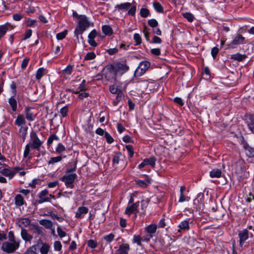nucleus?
<instances>
[{
  "mask_svg": "<svg viewBox=\"0 0 254 254\" xmlns=\"http://www.w3.org/2000/svg\"><path fill=\"white\" fill-rule=\"evenodd\" d=\"M109 89L112 94H117L116 99L113 101V105L117 106L124 97V94L120 87V83L115 80L114 84L110 86Z\"/></svg>",
  "mask_w": 254,
  "mask_h": 254,
  "instance_id": "1",
  "label": "nucleus"
},
{
  "mask_svg": "<svg viewBox=\"0 0 254 254\" xmlns=\"http://www.w3.org/2000/svg\"><path fill=\"white\" fill-rule=\"evenodd\" d=\"M21 241L8 240L4 242L1 246V250L3 252L11 254L15 252L19 247Z\"/></svg>",
  "mask_w": 254,
  "mask_h": 254,
  "instance_id": "2",
  "label": "nucleus"
},
{
  "mask_svg": "<svg viewBox=\"0 0 254 254\" xmlns=\"http://www.w3.org/2000/svg\"><path fill=\"white\" fill-rule=\"evenodd\" d=\"M90 26V22L87 17L84 15L78 16V25L74 31V34L78 38V35L82 34Z\"/></svg>",
  "mask_w": 254,
  "mask_h": 254,
  "instance_id": "3",
  "label": "nucleus"
},
{
  "mask_svg": "<svg viewBox=\"0 0 254 254\" xmlns=\"http://www.w3.org/2000/svg\"><path fill=\"white\" fill-rule=\"evenodd\" d=\"M42 143L43 142L39 139L37 133L32 130L30 132V139L28 144L31 145L32 148L39 151Z\"/></svg>",
  "mask_w": 254,
  "mask_h": 254,
  "instance_id": "4",
  "label": "nucleus"
},
{
  "mask_svg": "<svg viewBox=\"0 0 254 254\" xmlns=\"http://www.w3.org/2000/svg\"><path fill=\"white\" fill-rule=\"evenodd\" d=\"M77 176L75 173L66 174L63 176L61 180L62 182H64L65 185L67 188L73 189L74 187L73 182L76 179Z\"/></svg>",
  "mask_w": 254,
  "mask_h": 254,
  "instance_id": "5",
  "label": "nucleus"
},
{
  "mask_svg": "<svg viewBox=\"0 0 254 254\" xmlns=\"http://www.w3.org/2000/svg\"><path fill=\"white\" fill-rule=\"evenodd\" d=\"M246 172V163L244 160L239 159L236 163V173L240 177L245 176Z\"/></svg>",
  "mask_w": 254,
  "mask_h": 254,
  "instance_id": "6",
  "label": "nucleus"
},
{
  "mask_svg": "<svg viewBox=\"0 0 254 254\" xmlns=\"http://www.w3.org/2000/svg\"><path fill=\"white\" fill-rule=\"evenodd\" d=\"M150 65V64L147 61H144L140 62L136 69L134 74L137 76H140L144 74L148 69Z\"/></svg>",
  "mask_w": 254,
  "mask_h": 254,
  "instance_id": "7",
  "label": "nucleus"
},
{
  "mask_svg": "<svg viewBox=\"0 0 254 254\" xmlns=\"http://www.w3.org/2000/svg\"><path fill=\"white\" fill-rule=\"evenodd\" d=\"M38 203L41 204L45 202H50L52 198H55V195L49 194V191L47 189H45L41 191L38 194Z\"/></svg>",
  "mask_w": 254,
  "mask_h": 254,
  "instance_id": "8",
  "label": "nucleus"
},
{
  "mask_svg": "<svg viewBox=\"0 0 254 254\" xmlns=\"http://www.w3.org/2000/svg\"><path fill=\"white\" fill-rule=\"evenodd\" d=\"M106 72L105 73V76L108 79H114L116 80V75L118 72L117 69L116 68V66L114 64L108 65L106 67Z\"/></svg>",
  "mask_w": 254,
  "mask_h": 254,
  "instance_id": "9",
  "label": "nucleus"
},
{
  "mask_svg": "<svg viewBox=\"0 0 254 254\" xmlns=\"http://www.w3.org/2000/svg\"><path fill=\"white\" fill-rule=\"evenodd\" d=\"M156 230L157 226L155 224H150L147 226L145 228V230L149 234V235L147 236L143 241H148L151 238H152L153 235L156 232Z\"/></svg>",
  "mask_w": 254,
  "mask_h": 254,
  "instance_id": "10",
  "label": "nucleus"
},
{
  "mask_svg": "<svg viewBox=\"0 0 254 254\" xmlns=\"http://www.w3.org/2000/svg\"><path fill=\"white\" fill-rule=\"evenodd\" d=\"M243 148L244 152L247 157L250 158H254V147L246 142L244 143Z\"/></svg>",
  "mask_w": 254,
  "mask_h": 254,
  "instance_id": "11",
  "label": "nucleus"
},
{
  "mask_svg": "<svg viewBox=\"0 0 254 254\" xmlns=\"http://www.w3.org/2000/svg\"><path fill=\"white\" fill-rule=\"evenodd\" d=\"M139 201H137L135 203H132L131 205L128 204L127 206L126 207L125 209V214L130 215L132 213L135 212L139 206Z\"/></svg>",
  "mask_w": 254,
  "mask_h": 254,
  "instance_id": "12",
  "label": "nucleus"
},
{
  "mask_svg": "<svg viewBox=\"0 0 254 254\" xmlns=\"http://www.w3.org/2000/svg\"><path fill=\"white\" fill-rule=\"evenodd\" d=\"M239 237L240 238V245L242 247L244 242L249 238V231L247 229H244L239 233Z\"/></svg>",
  "mask_w": 254,
  "mask_h": 254,
  "instance_id": "13",
  "label": "nucleus"
},
{
  "mask_svg": "<svg viewBox=\"0 0 254 254\" xmlns=\"http://www.w3.org/2000/svg\"><path fill=\"white\" fill-rule=\"evenodd\" d=\"M97 36V32L95 29L90 32L88 36V42L91 46L95 47L97 46V43L95 41L94 38Z\"/></svg>",
  "mask_w": 254,
  "mask_h": 254,
  "instance_id": "14",
  "label": "nucleus"
},
{
  "mask_svg": "<svg viewBox=\"0 0 254 254\" xmlns=\"http://www.w3.org/2000/svg\"><path fill=\"white\" fill-rule=\"evenodd\" d=\"M129 249L128 244H123L119 247V249L116 251L115 254H128Z\"/></svg>",
  "mask_w": 254,
  "mask_h": 254,
  "instance_id": "15",
  "label": "nucleus"
},
{
  "mask_svg": "<svg viewBox=\"0 0 254 254\" xmlns=\"http://www.w3.org/2000/svg\"><path fill=\"white\" fill-rule=\"evenodd\" d=\"M31 220L28 218H21L19 219L17 222V225L21 228L25 229V227H27L30 225Z\"/></svg>",
  "mask_w": 254,
  "mask_h": 254,
  "instance_id": "16",
  "label": "nucleus"
},
{
  "mask_svg": "<svg viewBox=\"0 0 254 254\" xmlns=\"http://www.w3.org/2000/svg\"><path fill=\"white\" fill-rule=\"evenodd\" d=\"M245 38L242 35L238 34L230 44V46L233 47V45L243 44L245 43Z\"/></svg>",
  "mask_w": 254,
  "mask_h": 254,
  "instance_id": "17",
  "label": "nucleus"
},
{
  "mask_svg": "<svg viewBox=\"0 0 254 254\" xmlns=\"http://www.w3.org/2000/svg\"><path fill=\"white\" fill-rule=\"evenodd\" d=\"M246 123L249 130L254 134V115L249 116Z\"/></svg>",
  "mask_w": 254,
  "mask_h": 254,
  "instance_id": "18",
  "label": "nucleus"
},
{
  "mask_svg": "<svg viewBox=\"0 0 254 254\" xmlns=\"http://www.w3.org/2000/svg\"><path fill=\"white\" fill-rule=\"evenodd\" d=\"M26 118L28 121H33L35 120L36 115H33L32 109L30 107H26L25 109Z\"/></svg>",
  "mask_w": 254,
  "mask_h": 254,
  "instance_id": "19",
  "label": "nucleus"
},
{
  "mask_svg": "<svg viewBox=\"0 0 254 254\" xmlns=\"http://www.w3.org/2000/svg\"><path fill=\"white\" fill-rule=\"evenodd\" d=\"M88 212V209L85 206H81L78 208L75 213V217L77 218H81L83 215L86 214Z\"/></svg>",
  "mask_w": 254,
  "mask_h": 254,
  "instance_id": "20",
  "label": "nucleus"
},
{
  "mask_svg": "<svg viewBox=\"0 0 254 254\" xmlns=\"http://www.w3.org/2000/svg\"><path fill=\"white\" fill-rule=\"evenodd\" d=\"M0 173L5 177H8L9 179H11L15 175L16 172L7 168H4L0 171Z\"/></svg>",
  "mask_w": 254,
  "mask_h": 254,
  "instance_id": "21",
  "label": "nucleus"
},
{
  "mask_svg": "<svg viewBox=\"0 0 254 254\" xmlns=\"http://www.w3.org/2000/svg\"><path fill=\"white\" fill-rule=\"evenodd\" d=\"M14 203L16 207H20L23 205L25 202L24 198L20 194H17L14 197Z\"/></svg>",
  "mask_w": 254,
  "mask_h": 254,
  "instance_id": "22",
  "label": "nucleus"
},
{
  "mask_svg": "<svg viewBox=\"0 0 254 254\" xmlns=\"http://www.w3.org/2000/svg\"><path fill=\"white\" fill-rule=\"evenodd\" d=\"M20 235L22 239L25 242H30L33 239V236L28 233L27 230L25 229L21 230Z\"/></svg>",
  "mask_w": 254,
  "mask_h": 254,
  "instance_id": "23",
  "label": "nucleus"
},
{
  "mask_svg": "<svg viewBox=\"0 0 254 254\" xmlns=\"http://www.w3.org/2000/svg\"><path fill=\"white\" fill-rule=\"evenodd\" d=\"M118 71H122L124 73L128 70L129 67L125 63H117L115 64Z\"/></svg>",
  "mask_w": 254,
  "mask_h": 254,
  "instance_id": "24",
  "label": "nucleus"
},
{
  "mask_svg": "<svg viewBox=\"0 0 254 254\" xmlns=\"http://www.w3.org/2000/svg\"><path fill=\"white\" fill-rule=\"evenodd\" d=\"M76 165L77 162L76 160H74L73 162L69 163L68 167L66 169L65 173L67 174L75 171Z\"/></svg>",
  "mask_w": 254,
  "mask_h": 254,
  "instance_id": "25",
  "label": "nucleus"
},
{
  "mask_svg": "<svg viewBox=\"0 0 254 254\" xmlns=\"http://www.w3.org/2000/svg\"><path fill=\"white\" fill-rule=\"evenodd\" d=\"M40 225L44 226L47 229H52L53 227V222L49 220L42 219L39 221Z\"/></svg>",
  "mask_w": 254,
  "mask_h": 254,
  "instance_id": "26",
  "label": "nucleus"
},
{
  "mask_svg": "<svg viewBox=\"0 0 254 254\" xmlns=\"http://www.w3.org/2000/svg\"><path fill=\"white\" fill-rule=\"evenodd\" d=\"M247 58V56L245 54L242 55L240 53H237L234 55H232L231 59L236 60L239 62L244 61Z\"/></svg>",
  "mask_w": 254,
  "mask_h": 254,
  "instance_id": "27",
  "label": "nucleus"
},
{
  "mask_svg": "<svg viewBox=\"0 0 254 254\" xmlns=\"http://www.w3.org/2000/svg\"><path fill=\"white\" fill-rule=\"evenodd\" d=\"M15 124L18 127L22 126L25 124V120L23 115L20 114L17 116L15 121Z\"/></svg>",
  "mask_w": 254,
  "mask_h": 254,
  "instance_id": "28",
  "label": "nucleus"
},
{
  "mask_svg": "<svg viewBox=\"0 0 254 254\" xmlns=\"http://www.w3.org/2000/svg\"><path fill=\"white\" fill-rule=\"evenodd\" d=\"M146 165H149L152 168H154L156 165V158L154 157H151L148 158H145L143 160Z\"/></svg>",
  "mask_w": 254,
  "mask_h": 254,
  "instance_id": "29",
  "label": "nucleus"
},
{
  "mask_svg": "<svg viewBox=\"0 0 254 254\" xmlns=\"http://www.w3.org/2000/svg\"><path fill=\"white\" fill-rule=\"evenodd\" d=\"M209 175L211 178H219L221 176L222 172L220 169H214L210 172Z\"/></svg>",
  "mask_w": 254,
  "mask_h": 254,
  "instance_id": "30",
  "label": "nucleus"
},
{
  "mask_svg": "<svg viewBox=\"0 0 254 254\" xmlns=\"http://www.w3.org/2000/svg\"><path fill=\"white\" fill-rule=\"evenodd\" d=\"M131 5V3L130 2H125L120 4H117L115 8L118 10H127Z\"/></svg>",
  "mask_w": 254,
  "mask_h": 254,
  "instance_id": "31",
  "label": "nucleus"
},
{
  "mask_svg": "<svg viewBox=\"0 0 254 254\" xmlns=\"http://www.w3.org/2000/svg\"><path fill=\"white\" fill-rule=\"evenodd\" d=\"M179 231L181 230H188L190 229L189 222L187 220L182 221L178 226Z\"/></svg>",
  "mask_w": 254,
  "mask_h": 254,
  "instance_id": "32",
  "label": "nucleus"
},
{
  "mask_svg": "<svg viewBox=\"0 0 254 254\" xmlns=\"http://www.w3.org/2000/svg\"><path fill=\"white\" fill-rule=\"evenodd\" d=\"M135 183L138 186L141 187V188H145L148 186V184L150 183V181L148 179H146L144 180H136Z\"/></svg>",
  "mask_w": 254,
  "mask_h": 254,
  "instance_id": "33",
  "label": "nucleus"
},
{
  "mask_svg": "<svg viewBox=\"0 0 254 254\" xmlns=\"http://www.w3.org/2000/svg\"><path fill=\"white\" fill-rule=\"evenodd\" d=\"M102 30L106 35L110 36L113 33L112 28L109 25H103Z\"/></svg>",
  "mask_w": 254,
  "mask_h": 254,
  "instance_id": "34",
  "label": "nucleus"
},
{
  "mask_svg": "<svg viewBox=\"0 0 254 254\" xmlns=\"http://www.w3.org/2000/svg\"><path fill=\"white\" fill-rule=\"evenodd\" d=\"M8 103L10 105L13 111L15 112L17 110V101L14 97H11L8 99Z\"/></svg>",
  "mask_w": 254,
  "mask_h": 254,
  "instance_id": "35",
  "label": "nucleus"
},
{
  "mask_svg": "<svg viewBox=\"0 0 254 254\" xmlns=\"http://www.w3.org/2000/svg\"><path fill=\"white\" fill-rule=\"evenodd\" d=\"M27 127H21L19 129V133L20 136L22 137L23 141H24L26 139L27 133Z\"/></svg>",
  "mask_w": 254,
  "mask_h": 254,
  "instance_id": "36",
  "label": "nucleus"
},
{
  "mask_svg": "<svg viewBox=\"0 0 254 254\" xmlns=\"http://www.w3.org/2000/svg\"><path fill=\"white\" fill-rule=\"evenodd\" d=\"M121 156L122 153L120 152H117L115 153L113 158V165L114 166L119 163Z\"/></svg>",
  "mask_w": 254,
  "mask_h": 254,
  "instance_id": "37",
  "label": "nucleus"
},
{
  "mask_svg": "<svg viewBox=\"0 0 254 254\" xmlns=\"http://www.w3.org/2000/svg\"><path fill=\"white\" fill-rule=\"evenodd\" d=\"M50 246L47 243H43L42 246L40 249L42 254H48L50 250Z\"/></svg>",
  "mask_w": 254,
  "mask_h": 254,
  "instance_id": "38",
  "label": "nucleus"
},
{
  "mask_svg": "<svg viewBox=\"0 0 254 254\" xmlns=\"http://www.w3.org/2000/svg\"><path fill=\"white\" fill-rule=\"evenodd\" d=\"M73 70V66L71 65H68L66 68L63 69L61 73L63 75H70Z\"/></svg>",
  "mask_w": 254,
  "mask_h": 254,
  "instance_id": "39",
  "label": "nucleus"
},
{
  "mask_svg": "<svg viewBox=\"0 0 254 254\" xmlns=\"http://www.w3.org/2000/svg\"><path fill=\"white\" fill-rule=\"evenodd\" d=\"M153 7L157 12L159 13H163V7L159 2H154L153 3Z\"/></svg>",
  "mask_w": 254,
  "mask_h": 254,
  "instance_id": "40",
  "label": "nucleus"
},
{
  "mask_svg": "<svg viewBox=\"0 0 254 254\" xmlns=\"http://www.w3.org/2000/svg\"><path fill=\"white\" fill-rule=\"evenodd\" d=\"M54 140L58 141L59 140V137L56 134H52L50 135L47 140V145L48 146H50Z\"/></svg>",
  "mask_w": 254,
  "mask_h": 254,
  "instance_id": "41",
  "label": "nucleus"
},
{
  "mask_svg": "<svg viewBox=\"0 0 254 254\" xmlns=\"http://www.w3.org/2000/svg\"><path fill=\"white\" fill-rule=\"evenodd\" d=\"M145 238H141L139 235H134L133 236V242L136 243L138 246H141V241H143Z\"/></svg>",
  "mask_w": 254,
  "mask_h": 254,
  "instance_id": "42",
  "label": "nucleus"
},
{
  "mask_svg": "<svg viewBox=\"0 0 254 254\" xmlns=\"http://www.w3.org/2000/svg\"><path fill=\"white\" fill-rule=\"evenodd\" d=\"M45 68H40L38 69L36 74V78L37 80H40L44 74Z\"/></svg>",
  "mask_w": 254,
  "mask_h": 254,
  "instance_id": "43",
  "label": "nucleus"
},
{
  "mask_svg": "<svg viewBox=\"0 0 254 254\" xmlns=\"http://www.w3.org/2000/svg\"><path fill=\"white\" fill-rule=\"evenodd\" d=\"M62 159V157L61 156H57L55 157L51 158L48 162V164H54L56 163L60 162Z\"/></svg>",
  "mask_w": 254,
  "mask_h": 254,
  "instance_id": "44",
  "label": "nucleus"
},
{
  "mask_svg": "<svg viewBox=\"0 0 254 254\" xmlns=\"http://www.w3.org/2000/svg\"><path fill=\"white\" fill-rule=\"evenodd\" d=\"M31 226L32 227V229H34L39 235H43V232L42 229L38 224H32Z\"/></svg>",
  "mask_w": 254,
  "mask_h": 254,
  "instance_id": "45",
  "label": "nucleus"
},
{
  "mask_svg": "<svg viewBox=\"0 0 254 254\" xmlns=\"http://www.w3.org/2000/svg\"><path fill=\"white\" fill-rule=\"evenodd\" d=\"M30 147H31V145H29V144H27L25 147V150L23 153V157L25 158H26L28 157L29 154H30ZM31 156L29 157V158H30Z\"/></svg>",
  "mask_w": 254,
  "mask_h": 254,
  "instance_id": "46",
  "label": "nucleus"
},
{
  "mask_svg": "<svg viewBox=\"0 0 254 254\" xmlns=\"http://www.w3.org/2000/svg\"><path fill=\"white\" fill-rule=\"evenodd\" d=\"M133 39L135 42V45L137 46L141 43V38L140 35L138 33H135L133 35Z\"/></svg>",
  "mask_w": 254,
  "mask_h": 254,
  "instance_id": "47",
  "label": "nucleus"
},
{
  "mask_svg": "<svg viewBox=\"0 0 254 254\" xmlns=\"http://www.w3.org/2000/svg\"><path fill=\"white\" fill-rule=\"evenodd\" d=\"M65 148L64 146L62 143H58L57 147L56 149V152L58 153H62L64 151H65Z\"/></svg>",
  "mask_w": 254,
  "mask_h": 254,
  "instance_id": "48",
  "label": "nucleus"
},
{
  "mask_svg": "<svg viewBox=\"0 0 254 254\" xmlns=\"http://www.w3.org/2000/svg\"><path fill=\"white\" fill-rule=\"evenodd\" d=\"M184 17L187 19L189 22H192L194 19L192 14L190 12H186L183 14Z\"/></svg>",
  "mask_w": 254,
  "mask_h": 254,
  "instance_id": "49",
  "label": "nucleus"
},
{
  "mask_svg": "<svg viewBox=\"0 0 254 254\" xmlns=\"http://www.w3.org/2000/svg\"><path fill=\"white\" fill-rule=\"evenodd\" d=\"M68 111V106H65L64 107H63L62 109H61L60 111V113L62 116V117L64 118L65 117L67 116V112Z\"/></svg>",
  "mask_w": 254,
  "mask_h": 254,
  "instance_id": "50",
  "label": "nucleus"
},
{
  "mask_svg": "<svg viewBox=\"0 0 254 254\" xmlns=\"http://www.w3.org/2000/svg\"><path fill=\"white\" fill-rule=\"evenodd\" d=\"M140 14L141 17L145 18L149 15V11L147 8H142L140 10Z\"/></svg>",
  "mask_w": 254,
  "mask_h": 254,
  "instance_id": "51",
  "label": "nucleus"
},
{
  "mask_svg": "<svg viewBox=\"0 0 254 254\" xmlns=\"http://www.w3.org/2000/svg\"><path fill=\"white\" fill-rule=\"evenodd\" d=\"M54 250L56 251H60L62 250V245L59 241H55L54 244Z\"/></svg>",
  "mask_w": 254,
  "mask_h": 254,
  "instance_id": "52",
  "label": "nucleus"
},
{
  "mask_svg": "<svg viewBox=\"0 0 254 254\" xmlns=\"http://www.w3.org/2000/svg\"><path fill=\"white\" fill-rule=\"evenodd\" d=\"M96 57V55L94 52L88 53L84 57V60H91L94 59Z\"/></svg>",
  "mask_w": 254,
  "mask_h": 254,
  "instance_id": "53",
  "label": "nucleus"
},
{
  "mask_svg": "<svg viewBox=\"0 0 254 254\" xmlns=\"http://www.w3.org/2000/svg\"><path fill=\"white\" fill-rule=\"evenodd\" d=\"M148 25L152 27V28H155L158 25V22L157 21V20L155 19H150L148 21Z\"/></svg>",
  "mask_w": 254,
  "mask_h": 254,
  "instance_id": "54",
  "label": "nucleus"
},
{
  "mask_svg": "<svg viewBox=\"0 0 254 254\" xmlns=\"http://www.w3.org/2000/svg\"><path fill=\"white\" fill-rule=\"evenodd\" d=\"M126 148L127 151L128 152V156L130 158H132L134 154V152L133 150V147L131 145H126Z\"/></svg>",
  "mask_w": 254,
  "mask_h": 254,
  "instance_id": "55",
  "label": "nucleus"
},
{
  "mask_svg": "<svg viewBox=\"0 0 254 254\" xmlns=\"http://www.w3.org/2000/svg\"><path fill=\"white\" fill-rule=\"evenodd\" d=\"M8 240L11 241H21L19 239H16L15 236H14V233L13 231H9L8 234Z\"/></svg>",
  "mask_w": 254,
  "mask_h": 254,
  "instance_id": "56",
  "label": "nucleus"
},
{
  "mask_svg": "<svg viewBox=\"0 0 254 254\" xmlns=\"http://www.w3.org/2000/svg\"><path fill=\"white\" fill-rule=\"evenodd\" d=\"M67 33V31L66 30H65L63 32L58 33L56 36L58 40H63L66 36Z\"/></svg>",
  "mask_w": 254,
  "mask_h": 254,
  "instance_id": "57",
  "label": "nucleus"
},
{
  "mask_svg": "<svg viewBox=\"0 0 254 254\" xmlns=\"http://www.w3.org/2000/svg\"><path fill=\"white\" fill-rule=\"evenodd\" d=\"M190 197L186 196L184 193H181L179 199V202H183L190 200Z\"/></svg>",
  "mask_w": 254,
  "mask_h": 254,
  "instance_id": "58",
  "label": "nucleus"
},
{
  "mask_svg": "<svg viewBox=\"0 0 254 254\" xmlns=\"http://www.w3.org/2000/svg\"><path fill=\"white\" fill-rule=\"evenodd\" d=\"M105 137L108 143L111 144L113 142L114 139L108 132H105Z\"/></svg>",
  "mask_w": 254,
  "mask_h": 254,
  "instance_id": "59",
  "label": "nucleus"
},
{
  "mask_svg": "<svg viewBox=\"0 0 254 254\" xmlns=\"http://www.w3.org/2000/svg\"><path fill=\"white\" fill-rule=\"evenodd\" d=\"M57 232L59 237L61 238L65 237L66 235V233L62 230L60 226H58L57 228Z\"/></svg>",
  "mask_w": 254,
  "mask_h": 254,
  "instance_id": "60",
  "label": "nucleus"
},
{
  "mask_svg": "<svg viewBox=\"0 0 254 254\" xmlns=\"http://www.w3.org/2000/svg\"><path fill=\"white\" fill-rule=\"evenodd\" d=\"M115 236L112 233H111L104 237V239L108 243L111 242L114 239Z\"/></svg>",
  "mask_w": 254,
  "mask_h": 254,
  "instance_id": "61",
  "label": "nucleus"
},
{
  "mask_svg": "<svg viewBox=\"0 0 254 254\" xmlns=\"http://www.w3.org/2000/svg\"><path fill=\"white\" fill-rule=\"evenodd\" d=\"M86 81L85 80H83L81 84L79 85L78 87V89H79L80 91H85L87 89L86 86Z\"/></svg>",
  "mask_w": 254,
  "mask_h": 254,
  "instance_id": "62",
  "label": "nucleus"
},
{
  "mask_svg": "<svg viewBox=\"0 0 254 254\" xmlns=\"http://www.w3.org/2000/svg\"><path fill=\"white\" fill-rule=\"evenodd\" d=\"M218 52L219 49L216 47H213L211 49V54L213 59H215L216 58L217 54L218 53Z\"/></svg>",
  "mask_w": 254,
  "mask_h": 254,
  "instance_id": "63",
  "label": "nucleus"
},
{
  "mask_svg": "<svg viewBox=\"0 0 254 254\" xmlns=\"http://www.w3.org/2000/svg\"><path fill=\"white\" fill-rule=\"evenodd\" d=\"M88 246L94 249L97 247V243L93 240H89L87 242Z\"/></svg>",
  "mask_w": 254,
  "mask_h": 254,
  "instance_id": "64",
  "label": "nucleus"
}]
</instances>
